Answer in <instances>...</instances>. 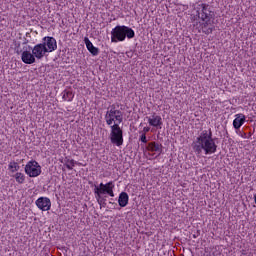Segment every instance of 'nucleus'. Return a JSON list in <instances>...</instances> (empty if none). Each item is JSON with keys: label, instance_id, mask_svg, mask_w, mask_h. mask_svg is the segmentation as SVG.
I'll list each match as a JSON object with an SVG mask.
<instances>
[{"label": "nucleus", "instance_id": "8", "mask_svg": "<svg viewBox=\"0 0 256 256\" xmlns=\"http://www.w3.org/2000/svg\"><path fill=\"white\" fill-rule=\"evenodd\" d=\"M29 51L32 50V53L36 59H43L45 57V53L47 52V47H45V44H36L33 48L31 46H28Z\"/></svg>", "mask_w": 256, "mask_h": 256}, {"label": "nucleus", "instance_id": "9", "mask_svg": "<svg viewBox=\"0 0 256 256\" xmlns=\"http://www.w3.org/2000/svg\"><path fill=\"white\" fill-rule=\"evenodd\" d=\"M42 41V45L46 47L48 53H53V51L57 50V40L54 37L46 36Z\"/></svg>", "mask_w": 256, "mask_h": 256}, {"label": "nucleus", "instance_id": "3", "mask_svg": "<svg viewBox=\"0 0 256 256\" xmlns=\"http://www.w3.org/2000/svg\"><path fill=\"white\" fill-rule=\"evenodd\" d=\"M106 124L109 126L113 125L114 121H118V123H123V113L121 110H117L115 104H112L109 110L105 114Z\"/></svg>", "mask_w": 256, "mask_h": 256}, {"label": "nucleus", "instance_id": "2", "mask_svg": "<svg viewBox=\"0 0 256 256\" xmlns=\"http://www.w3.org/2000/svg\"><path fill=\"white\" fill-rule=\"evenodd\" d=\"M135 37V31L125 25H118L111 31L112 43H118V41H125V39H133Z\"/></svg>", "mask_w": 256, "mask_h": 256}, {"label": "nucleus", "instance_id": "20", "mask_svg": "<svg viewBox=\"0 0 256 256\" xmlns=\"http://www.w3.org/2000/svg\"><path fill=\"white\" fill-rule=\"evenodd\" d=\"M73 97H75V94H73L72 91H68V90L63 91L62 99H64V101H73Z\"/></svg>", "mask_w": 256, "mask_h": 256}, {"label": "nucleus", "instance_id": "26", "mask_svg": "<svg viewBox=\"0 0 256 256\" xmlns=\"http://www.w3.org/2000/svg\"><path fill=\"white\" fill-rule=\"evenodd\" d=\"M149 131H151V128H149V127H144V128H143L144 134H145V133H149Z\"/></svg>", "mask_w": 256, "mask_h": 256}, {"label": "nucleus", "instance_id": "5", "mask_svg": "<svg viewBox=\"0 0 256 256\" xmlns=\"http://www.w3.org/2000/svg\"><path fill=\"white\" fill-rule=\"evenodd\" d=\"M110 141L113 145L117 147H121L123 145V129L119 126V124H114L110 126Z\"/></svg>", "mask_w": 256, "mask_h": 256}, {"label": "nucleus", "instance_id": "10", "mask_svg": "<svg viewBox=\"0 0 256 256\" xmlns=\"http://www.w3.org/2000/svg\"><path fill=\"white\" fill-rule=\"evenodd\" d=\"M21 59L25 65H33L37 58L33 52L31 53L30 50H27V48L24 47L23 51L21 52Z\"/></svg>", "mask_w": 256, "mask_h": 256}, {"label": "nucleus", "instance_id": "17", "mask_svg": "<svg viewBox=\"0 0 256 256\" xmlns=\"http://www.w3.org/2000/svg\"><path fill=\"white\" fill-rule=\"evenodd\" d=\"M64 165L69 169V171H72L73 167L75 165H81V163L75 161L74 159H70L69 157L64 158Z\"/></svg>", "mask_w": 256, "mask_h": 256}, {"label": "nucleus", "instance_id": "1", "mask_svg": "<svg viewBox=\"0 0 256 256\" xmlns=\"http://www.w3.org/2000/svg\"><path fill=\"white\" fill-rule=\"evenodd\" d=\"M193 149L197 155H201L203 151L205 155H213V153H217V144H215V140L213 139V132L209 129L203 130L196 138V144L193 146Z\"/></svg>", "mask_w": 256, "mask_h": 256}, {"label": "nucleus", "instance_id": "4", "mask_svg": "<svg viewBox=\"0 0 256 256\" xmlns=\"http://www.w3.org/2000/svg\"><path fill=\"white\" fill-rule=\"evenodd\" d=\"M197 16L202 21L209 23L215 17V12L209 4H200L197 7Z\"/></svg>", "mask_w": 256, "mask_h": 256}, {"label": "nucleus", "instance_id": "23", "mask_svg": "<svg viewBox=\"0 0 256 256\" xmlns=\"http://www.w3.org/2000/svg\"><path fill=\"white\" fill-rule=\"evenodd\" d=\"M14 51L17 55H21V53H23V50H21V42L14 41Z\"/></svg>", "mask_w": 256, "mask_h": 256}, {"label": "nucleus", "instance_id": "15", "mask_svg": "<svg viewBox=\"0 0 256 256\" xmlns=\"http://www.w3.org/2000/svg\"><path fill=\"white\" fill-rule=\"evenodd\" d=\"M118 205L120 207H127V205H129V194H127V192H121L119 194Z\"/></svg>", "mask_w": 256, "mask_h": 256}, {"label": "nucleus", "instance_id": "22", "mask_svg": "<svg viewBox=\"0 0 256 256\" xmlns=\"http://www.w3.org/2000/svg\"><path fill=\"white\" fill-rule=\"evenodd\" d=\"M15 180L20 184L23 185L25 183V174L18 172L15 174Z\"/></svg>", "mask_w": 256, "mask_h": 256}, {"label": "nucleus", "instance_id": "11", "mask_svg": "<svg viewBox=\"0 0 256 256\" xmlns=\"http://www.w3.org/2000/svg\"><path fill=\"white\" fill-rule=\"evenodd\" d=\"M36 206L41 211H49L51 209V200L47 197H40L36 200Z\"/></svg>", "mask_w": 256, "mask_h": 256}, {"label": "nucleus", "instance_id": "18", "mask_svg": "<svg viewBox=\"0 0 256 256\" xmlns=\"http://www.w3.org/2000/svg\"><path fill=\"white\" fill-rule=\"evenodd\" d=\"M202 33H205V35H211L213 33V26H209V22H205L202 24Z\"/></svg>", "mask_w": 256, "mask_h": 256}, {"label": "nucleus", "instance_id": "19", "mask_svg": "<svg viewBox=\"0 0 256 256\" xmlns=\"http://www.w3.org/2000/svg\"><path fill=\"white\" fill-rule=\"evenodd\" d=\"M95 199L98 205H100V209H103V207H107V196H95Z\"/></svg>", "mask_w": 256, "mask_h": 256}, {"label": "nucleus", "instance_id": "21", "mask_svg": "<svg viewBox=\"0 0 256 256\" xmlns=\"http://www.w3.org/2000/svg\"><path fill=\"white\" fill-rule=\"evenodd\" d=\"M8 169H9V171H11V173H15V171H19V169H21V167L19 166V164L17 162L12 161L9 163Z\"/></svg>", "mask_w": 256, "mask_h": 256}, {"label": "nucleus", "instance_id": "14", "mask_svg": "<svg viewBox=\"0 0 256 256\" xmlns=\"http://www.w3.org/2000/svg\"><path fill=\"white\" fill-rule=\"evenodd\" d=\"M84 43H85L89 53H91V55H94V56L99 55V48L93 46V43L91 42V40H89L88 37L84 38Z\"/></svg>", "mask_w": 256, "mask_h": 256}, {"label": "nucleus", "instance_id": "25", "mask_svg": "<svg viewBox=\"0 0 256 256\" xmlns=\"http://www.w3.org/2000/svg\"><path fill=\"white\" fill-rule=\"evenodd\" d=\"M140 141L142 143H147V136L145 135V133H143L141 136H140Z\"/></svg>", "mask_w": 256, "mask_h": 256}, {"label": "nucleus", "instance_id": "7", "mask_svg": "<svg viewBox=\"0 0 256 256\" xmlns=\"http://www.w3.org/2000/svg\"><path fill=\"white\" fill-rule=\"evenodd\" d=\"M111 185H113V181L106 184L100 183L99 186L94 185L95 197H103V195H107V193H109V189H111Z\"/></svg>", "mask_w": 256, "mask_h": 256}, {"label": "nucleus", "instance_id": "12", "mask_svg": "<svg viewBox=\"0 0 256 256\" xmlns=\"http://www.w3.org/2000/svg\"><path fill=\"white\" fill-rule=\"evenodd\" d=\"M147 119L151 127H161L163 125V119L155 113L152 115V118L147 117Z\"/></svg>", "mask_w": 256, "mask_h": 256}, {"label": "nucleus", "instance_id": "13", "mask_svg": "<svg viewBox=\"0 0 256 256\" xmlns=\"http://www.w3.org/2000/svg\"><path fill=\"white\" fill-rule=\"evenodd\" d=\"M235 117L236 118L233 120V127L234 129H241L246 121V117L241 113L236 114Z\"/></svg>", "mask_w": 256, "mask_h": 256}, {"label": "nucleus", "instance_id": "6", "mask_svg": "<svg viewBox=\"0 0 256 256\" xmlns=\"http://www.w3.org/2000/svg\"><path fill=\"white\" fill-rule=\"evenodd\" d=\"M25 173L30 177H39L41 173V165L35 160L29 161L25 166Z\"/></svg>", "mask_w": 256, "mask_h": 256}, {"label": "nucleus", "instance_id": "24", "mask_svg": "<svg viewBox=\"0 0 256 256\" xmlns=\"http://www.w3.org/2000/svg\"><path fill=\"white\" fill-rule=\"evenodd\" d=\"M115 189V184L112 182V185L110 186L107 195H109V197H115V192H113V190Z\"/></svg>", "mask_w": 256, "mask_h": 256}, {"label": "nucleus", "instance_id": "27", "mask_svg": "<svg viewBox=\"0 0 256 256\" xmlns=\"http://www.w3.org/2000/svg\"><path fill=\"white\" fill-rule=\"evenodd\" d=\"M27 43H28V41L26 40V41H24L23 45H27Z\"/></svg>", "mask_w": 256, "mask_h": 256}, {"label": "nucleus", "instance_id": "28", "mask_svg": "<svg viewBox=\"0 0 256 256\" xmlns=\"http://www.w3.org/2000/svg\"><path fill=\"white\" fill-rule=\"evenodd\" d=\"M193 237L195 238V237H197V236L193 235Z\"/></svg>", "mask_w": 256, "mask_h": 256}, {"label": "nucleus", "instance_id": "16", "mask_svg": "<svg viewBox=\"0 0 256 256\" xmlns=\"http://www.w3.org/2000/svg\"><path fill=\"white\" fill-rule=\"evenodd\" d=\"M148 151H155L158 153H163V145L157 143V142H150L148 144Z\"/></svg>", "mask_w": 256, "mask_h": 256}]
</instances>
